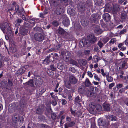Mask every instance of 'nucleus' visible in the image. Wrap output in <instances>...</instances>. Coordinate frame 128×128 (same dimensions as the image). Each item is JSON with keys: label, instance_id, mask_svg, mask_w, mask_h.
Wrapping results in <instances>:
<instances>
[{"label": "nucleus", "instance_id": "1", "mask_svg": "<svg viewBox=\"0 0 128 128\" xmlns=\"http://www.w3.org/2000/svg\"><path fill=\"white\" fill-rule=\"evenodd\" d=\"M77 79L73 74H70L67 78L64 80V85L68 89H70L71 87V84H76L77 82Z\"/></svg>", "mask_w": 128, "mask_h": 128}, {"label": "nucleus", "instance_id": "2", "mask_svg": "<svg viewBox=\"0 0 128 128\" xmlns=\"http://www.w3.org/2000/svg\"><path fill=\"white\" fill-rule=\"evenodd\" d=\"M0 28L3 32L9 35L12 34V32L9 25L7 23L0 24Z\"/></svg>", "mask_w": 128, "mask_h": 128}, {"label": "nucleus", "instance_id": "3", "mask_svg": "<svg viewBox=\"0 0 128 128\" xmlns=\"http://www.w3.org/2000/svg\"><path fill=\"white\" fill-rule=\"evenodd\" d=\"M87 38L88 42L89 45L94 43L97 41V38L92 34H90L88 35L87 36Z\"/></svg>", "mask_w": 128, "mask_h": 128}, {"label": "nucleus", "instance_id": "4", "mask_svg": "<svg viewBox=\"0 0 128 128\" xmlns=\"http://www.w3.org/2000/svg\"><path fill=\"white\" fill-rule=\"evenodd\" d=\"M34 38L35 40L38 42H41L44 40L43 35L41 33L37 32L34 35Z\"/></svg>", "mask_w": 128, "mask_h": 128}, {"label": "nucleus", "instance_id": "5", "mask_svg": "<svg viewBox=\"0 0 128 128\" xmlns=\"http://www.w3.org/2000/svg\"><path fill=\"white\" fill-rule=\"evenodd\" d=\"M98 123L100 125L104 127L107 126L109 124V122L108 119L102 120L100 118L98 120Z\"/></svg>", "mask_w": 128, "mask_h": 128}, {"label": "nucleus", "instance_id": "6", "mask_svg": "<svg viewBox=\"0 0 128 128\" xmlns=\"http://www.w3.org/2000/svg\"><path fill=\"white\" fill-rule=\"evenodd\" d=\"M101 17L100 14H97L92 15L90 17V20L92 22H95L97 21Z\"/></svg>", "mask_w": 128, "mask_h": 128}, {"label": "nucleus", "instance_id": "7", "mask_svg": "<svg viewBox=\"0 0 128 128\" xmlns=\"http://www.w3.org/2000/svg\"><path fill=\"white\" fill-rule=\"evenodd\" d=\"M34 80L36 86H40L42 84V80L39 76L35 77Z\"/></svg>", "mask_w": 128, "mask_h": 128}, {"label": "nucleus", "instance_id": "8", "mask_svg": "<svg viewBox=\"0 0 128 128\" xmlns=\"http://www.w3.org/2000/svg\"><path fill=\"white\" fill-rule=\"evenodd\" d=\"M15 8V10L18 14L20 15L24 13V11L23 9L22 8H20L18 5H16Z\"/></svg>", "mask_w": 128, "mask_h": 128}, {"label": "nucleus", "instance_id": "9", "mask_svg": "<svg viewBox=\"0 0 128 128\" xmlns=\"http://www.w3.org/2000/svg\"><path fill=\"white\" fill-rule=\"evenodd\" d=\"M85 4L82 3H80L78 5V8L79 11L82 12L85 10Z\"/></svg>", "mask_w": 128, "mask_h": 128}, {"label": "nucleus", "instance_id": "10", "mask_svg": "<svg viewBox=\"0 0 128 128\" xmlns=\"http://www.w3.org/2000/svg\"><path fill=\"white\" fill-rule=\"evenodd\" d=\"M62 23L64 26L68 27L70 24V22L68 18L66 17L63 21Z\"/></svg>", "mask_w": 128, "mask_h": 128}, {"label": "nucleus", "instance_id": "11", "mask_svg": "<svg viewBox=\"0 0 128 128\" xmlns=\"http://www.w3.org/2000/svg\"><path fill=\"white\" fill-rule=\"evenodd\" d=\"M67 12L69 14L72 16H74L76 14L74 9L71 8L70 7L68 8L67 10Z\"/></svg>", "mask_w": 128, "mask_h": 128}, {"label": "nucleus", "instance_id": "12", "mask_svg": "<svg viewBox=\"0 0 128 128\" xmlns=\"http://www.w3.org/2000/svg\"><path fill=\"white\" fill-rule=\"evenodd\" d=\"M103 19L106 22L109 21L110 18V16L108 13H105L102 16Z\"/></svg>", "mask_w": 128, "mask_h": 128}, {"label": "nucleus", "instance_id": "13", "mask_svg": "<svg viewBox=\"0 0 128 128\" xmlns=\"http://www.w3.org/2000/svg\"><path fill=\"white\" fill-rule=\"evenodd\" d=\"M28 30L27 29L24 28H20L19 32L22 35H25L28 33Z\"/></svg>", "mask_w": 128, "mask_h": 128}, {"label": "nucleus", "instance_id": "14", "mask_svg": "<svg viewBox=\"0 0 128 128\" xmlns=\"http://www.w3.org/2000/svg\"><path fill=\"white\" fill-rule=\"evenodd\" d=\"M16 108L14 104H12L8 108L9 111L11 112H14Z\"/></svg>", "mask_w": 128, "mask_h": 128}, {"label": "nucleus", "instance_id": "15", "mask_svg": "<svg viewBox=\"0 0 128 128\" xmlns=\"http://www.w3.org/2000/svg\"><path fill=\"white\" fill-rule=\"evenodd\" d=\"M80 44L82 46V44L84 46H85L86 45L88 44V45H89L88 42L87 41V39H86L85 38L82 39L80 42Z\"/></svg>", "mask_w": 128, "mask_h": 128}, {"label": "nucleus", "instance_id": "16", "mask_svg": "<svg viewBox=\"0 0 128 128\" xmlns=\"http://www.w3.org/2000/svg\"><path fill=\"white\" fill-rule=\"evenodd\" d=\"M95 2L96 5L103 6L104 5V3L102 2V0H95Z\"/></svg>", "mask_w": 128, "mask_h": 128}, {"label": "nucleus", "instance_id": "17", "mask_svg": "<svg viewBox=\"0 0 128 128\" xmlns=\"http://www.w3.org/2000/svg\"><path fill=\"white\" fill-rule=\"evenodd\" d=\"M85 88L83 86H80L78 89V91L80 93L82 94L84 92Z\"/></svg>", "mask_w": 128, "mask_h": 128}, {"label": "nucleus", "instance_id": "18", "mask_svg": "<svg viewBox=\"0 0 128 128\" xmlns=\"http://www.w3.org/2000/svg\"><path fill=\"white\" fill-rule=\"evenodd\" d=\"M103 106L104 110L109 111L110 110V105L108 104H103Z\"/></svg>", "mask_w": 128, "mask_h": 128}, {"label": "nucleus", "instance_id": "19", "mask_svg": "<svg viewBox=\"0 0 128 128\" xmlns=\"http://www.w3.org/2000/svg\"><path fill=\"white\" fill-rule=\"evenodd\" d=\"M63 12V10L62 8H58L56 9V14L58 15L61 14Z\"/></svg>", "mask_w": 128, "mask_h": 128}, {"label": "nucleus", "instance_id": "20", "mask_svg": "<svg viewBox=\"0 0 128 128\" xmlns=\"http://www.w3.org/2000/svg\"><path fill=\"white\" fill-rule=\"evenodd\" d=\"M25 84L31 87H33L34 86L33 81L32 79H30L29 81L26 82Z\"/></svg>", "mask_w": 128, "mask_h": 128}, {"label": "nucleus", "instance_id": "21", "mask_svg": "<svg viewBox=\"0 0 128 128\" xmlns=\"http://www.w3.org/2000/svg\"><path fill=\"white\" fill-rule=\"evenodd\" d=\"M81 23L82 25L85 26L88 25V22L85 19H82L81 21Z\"/></svg>", "mask_w": 128, "mask_h": 128}, {"label": "nucleus", "instance_id": "22", "mask_svg": "<svg viewBox=\"0 0 128 128\" xmlns=\"http://www.w3.org/2000/svg\"><path fill=\"white\" fill-rule=\"evenodd\" d=\"M100 59V57L97 55L94 56L93 58V60L95 63L97 62Z\"/></svg>", "mask_w": 128, "mask_h": 128}, {"label": "nucleus", "instance_id": "23", "mask_svg": "<svg viewBox=\"0 0 128 128\" xmlns=\"http://www.w3.org/2000/svg\"><path fill=\"white\" fill-rule=\"evenodd\" d=\"M57 32L60 34H63L65 32L64 30L62 28H59L57 30Z\"/></svg>", "mask_w": 128, "mask_h": 128}, {"label": "nucleus", "instance_id": "24", "mask_svg": "<svg viewBox=\"0 0 128 128\" xmlns=\"http://www.w3.org/2000/svg\"><path fill=\"white\" fill-rule=\"evenodd\" d=\"M24 26L26 28H32V26H31L27 22H24Z\"/></svg>", "mask_w": 128, "mask_h": 128}, {"label": "nucleus", "instance_id": "25", "mask_svg": "<svg viewBox=\"0 0 128 128\" xmlns=\"http://www.w3.org/2000/svg\"><path fill=\"white\" fill-rule=\"evenodd\" d=\"M85 84L86 86H89L91 85V83L90 82L88 78L86 79L85 81Z\"/></svg>", "mask_w": 128, "mask_h": 128}, {"label": "nucleus", "instance_id": "26", "mask_svg": "<svg viewBox=\"0 0 128 128\" xmlns=\"http://www.w3.org/2000/svg\"><path fill=\"white\" fill-rule=\"evenodd\" d=\"M107 80L108 82H112L113 80V78L110 76H109L108 74L106 75Z\"/></svg>", "mask_w": 128, "mask_h": 128}, {"label": "nucleus", "instance_id": "27", "mask_svg": "<svg viewBox=\"0 0 128 128\" xmlns=\"http://www.w3.org/2000/svg\"><path fill=\"white\" fill-rule=\"evenodd\" d=\"M19 120L20 117L18 116H16L13 118V120L15 122L19 121Z\"/></svg>", "mask_w": 128, "mask_h": 128}, {"label": "nucleus", "instance_id": "28", "mask_svg": "<svg viewBox=\"0 0 128 128\" xmlns=\"http://www.w3.org/2000/svg\"><path fill=\"white\" fill-rule=\"evenodd\" d=\"M64 65H62L61 63H59L57 64V67L58 68L61 70L64 68Z\"/></svg>", "mask_w": 128, "mask_h": 128}, {"label": "nucleus", "instance_id": "29", "mask_svg": "<svg viewBox=\"0 0 128 128\" xmlns=\"http://www.w3.org/2000/svg\"><path fill=\"white\" fill-rule=\"evenodd\" d=\"M47 72L48 74L50 76H52L54 74L53 71L50 69H48Z\"/></svg>", "mask_w": 128, "mask_h": 128}, {"label": "nucleus", "instance_id": "30", "mask_svg": "<svg viewBox=\"0 0 128 128\" xmlns=\"http://www.w3.org/2000/svg\"><path fill=\"white\" fill-rule=\"evenodd\" d=\"M70 64H73L76 66L78 65V64L73 59H70Z\"/></svg>", "mask_w": 128, "mask_h": 128}, {"label": "nucleus", "instance_id": "31", "mask_svg": "<svg viewBox=\"0 0 128 128\" xmlns=\"http://www.w3.org/2000/svg\"><path fill=\"white\" fill-rule=\"evenodd\" d=\"M81 100L79 98L78 96H77L75 98V102L76 103H77L79 104H80V103L81 102Z\"/></svg>", "mask_w": 128, "mask_h": 128}, {"label": "nucleus", "instance_id": "32", "mask_svg": "<svg viewBox=\"0 0 128 128\" xmlns=\"http://www.w3.org/2000/svg\"><path fill=\"white\" fill-rule=\"evenodd\" d=\"M75 124L73 120H71L70 122L68 123L67 124L69 127L72 126H74Z\"/></svg>", "mask_w": 128, "mask_h": 128}, {"label": "nucleus", "instance_id": "33", "mask_svg": "<svg viewBox=\"0 0 128 128\" xmlns=\"http://www.w3.org/2000/svg\"><path fill=\"white\" fill-rule=\"evenodd\" d=\"M39 128H48V126L46 125L43 124H40L38 126Z\"/></svg>", "mask_w": 128, "mask_h": 128}, {"label": "nucleus", "instance_id": "34", "mask_svg": "<svg viewBox=\"0 0 128 128\" xmlns=\"http://www.w3.org/2000/svg\"><path fill=\"white\" fill-rule=\"evenodd\" d=\"M101 32V30L99 27H98L97 28H96L94 30V32L96 34H100Z\"/></svg>", "mask_w": 128, "mask_h": 128}, {"label": "nucleus", "instance_id": "35", "mask_svg": "<svg viewBox=\"0 0 128 128\" xmlns=\"http://www.w3.org/2000/svg\"><path fill=\"white\" fill-rule=\"evenodd\" d=\"M24 71L23 70V69L22 68H20L18 70L17 72V73L18 74H22L24 72Z\"/></svg>", "mask_w": 128, "mask_h": 128}, {"label": "nucleus", "instance_id": "36", "mask_svg": "<svg viewBox=\"0 0 128 128\" xmlns=\"http://www.w3.org/2000/svg\"><path fill=\"white\" fill-rule=\"evenodd\" d=\"M96 108L98 111H100L102 110V107L100 105H98L96 106Z\"/></svg>", "mask_w": 128, "mask_h": 128}, {"label": "nucleus", "instance_id": "37", "mask_svg": "<svg viewBox=\"0 0 128 128\" xmlns=\"http://www.w3.org/2000/svg\"><path fill=\"white\" fill-rule=\"evenodd\" d=\"M35 22V20L32 19H30L29 20V23L32 24L31 26H32V27L34 25Z\"/></svg>", "mask_w": 128, "mask_h": 128}, {"label": "nucleus", "instance_id": "38", "mask_svg": "<svg viewBox=\"0 0 128 128\" xmlns=\"http://www.w3.org/2000/svg\"><path fill=\"white\" fill-rule=\"evenodd\" d=\"M97 44L99 46L100 48H101L104 46L103 44L101 41H98Z\"/></svg>", "mask_w": 128, "mask_h": 128}, {"label": "nucleus", "instance_id": "39", "mask_svg": "<svg viewBox=\"0 0 128 128\" xmlns=\"http://www.w3.org/2000/svg\"><path fill=\"white\" fill-rule=\"evenodd\" d=\"M46 89L44 88H42L40 90V94H42L43 93L46 91Z\"/></svg>", "mask_w": 128, "mask_h": 128}, {"label": "nucleus", "instance_id": "40", "mask_svg": "<svg viewBox=\"0 0 128 128\" xmlns=\"http://www.w3.org/2000/svg\"><path fill=\"white\" fill-rule=\"evenodd\" d=\"M116 41V39L115 38H112L109 42V43L112 44L114 43Z\"/></svg>", "mask_w": 128, "mask_h": 128}, {"label": "nucleus", "instance_id": "41", "mask_svg": "<svg viewBox=\"0 0 128 128\" xmlns=\"http://www.w3.org/2000/svg\"><path fill=\"white\" fill-rule=\"evenodd\" d=\"M34 30L36 31H41L42 30V28L40 27L36 26L34 28Z\"/></svg>", "mask_w": 128, "mask_h": 128}, {"label": "nucleus", "instance_id": "42", "mask_svg": "<svg viewBox=\"0 0 128 128\" xmlns=\"http://www.w3.org/2000/svg\"><path fill=\"white\" fill-rule=\"evenodd\" d=\"M81 64L82 66H85L87 64V62L85 60H82L81 61Z\"/></svg>", "mask_w": 128, "mask_h": 128}, {"label": "nucleus", "instance_id": "43", "mask_svg": "<svg viewBox=\"0 0 128 128\" xmlns=\"http://www.w3.org/2000/svg\"><path fill=\"white\" fill-rule=\"evenodd\" d=\"M122 68L124 69L126 64V62L125 60H124L122 62Z\"/></svg>", "mask_w": 128, "mask_h": 128}, {"label": "nucleus", "instance_id": "44", "mask_svg": "<svg viewBox=\"0 0 128 128\" xmlns=\"http://www.w3.org/2000/svg\"><path fill=\"white\" fill-rule=\"evenodd\" d=\"M52 24L56 26H57L58 25V22L56 20L52 22Z\"/></svg>", "mask_w": 128, "mask_h": 128}, {"label": "nucleus", "instance_id": "45", "mask_svg": "<svg viewBox=\"0 0 128 128\" xmlns=\"http://www.w3.org/2000/svg\"><path fill=\"white\" fill-rule=\"evenodd\" d=\"M126 30H127L126 28L124 29L123 30H122L120 32L119 34H124L126 33Z\"/></svg>", "mask_w": 128, "mask_h": 128}, {"label": "nucleus", "instance_id": "46", "mask_svg": "<svg viewBox=\"0 0 128 128\" xmlns=\"http://www.w3.org/2000/svg\"><path fill=\"white\" fill-rule=\"evenodd\" d=\"M123 80L126 83H128V75L127 76H124Z\"/></svg>", "mask_w": 128, "mask_h": 128}, {"label": "nucleus", "instance_id": "47", "mask_svg": "<svg viewBox=\"0 0 128 128\" xmlns=\"http://www.w3.org/2000/svg\"><path fill=\"white\" fill-rule=\"evenodd\" d=\"M100 49L98 46H96L94 48V50L95 52H98L100 50Z\"/></svg>", "mask_w": 128, "mask_h": 128}, {"label": "nucleus", "instance_id": "48", "mask_svg": "<svg viewBox=\"0 0 128 128\" xmlns=\"http://www.w3.org/2000/svg\"><path fill=\"white\" fill-rule=\"evenodd\" d=\"M109 117H110V118H111V120L112 121L113 120L114 121L116 120V117L114 116H109Z\"/></svg>", "mask_w": 128, "mask_h": 128}, {"label": "nucleus", "instance_id": "49", "mask_svg": "<svg viewBox=\"0 0 128 128\" xmlns=\"http://www.w3.org/2000/svg\"><path fill=\"white\" fill-rule=\"evenodd\" d=\"M52 104L54 106H56L57 104V102L55 99L52 100Z\"/></svg>", "mask_w": 128, "mask_h": 128}, {"label": "nucleus", "instance_id": "50", "mask_svg": "<svg viewBox=\"0 0 128 128\" xmlns=\"http://www.w3.org/2000/svg\"><path fill=\"white\" fill-rule=\"evenodd\" d=\"M67 102L66 100L64 99L62 100V103L63 105H65L67 103Z\"/></svg>", "mask_w": 128, "mask_h": 128}, {"label": "nucleus", "instance_id": "51", "mask_svg": "<svg viewBox=\"0 0 128 128\" xmlns=\"http://www.w3.org/2000/svg\"><path fill=\"white\" fill-rule=\"evenodd\" d=\"M50 56V55H49L48 56H47L46 58H45L44 60V61L48 62L49 61V58Z\"/></svg>", "mask_w": 128, "mask_h": 128}, {"label": "nucleus", "instance_id": "52", "mask_svg": "<svg viewBox=\"0 0 128 128\" xmlns=\"http://www.w3.org/2000/svg\"><path fill=\"white\" fill-rule=\"evenodd\" d=\"M90 51L89 50H85L84 51V53L86 55L89 54L90 53Z\"/></svg>", "mask_w": 128, "mask_h": 128}, {"label": "nucleus", "instance_id": "53", "mask_svg": "<svg viewBox=\"0 0 128 128\" xmlns=\"http://www.w3.org/2000/svg\"><path fill=\"white\" fill-rule=\"evenodd\" d=\"M66 121L67 122V124L70 122L71 120V118L68 116H67L66 118Z\"/></svg>", "mask_w": 128, "mask_h": 128}, {"label": "nucleus", "instance_id": "54", "mask_svg": "<svg viewBox=\"0 0 128 128\" xmlns=\"http://www.w3.org/2000/svg\"><path fill=\"white\" fill-rule=\"evenodd\" d=\"M123 85L122 84H118L116 86V87L117 88H120L123 86Z\"/></svg>", "mask_w": 128, "mask_h": 128}, {"label": "nucleus", "instance_id": "55", "mask_svg": "<svg viewBox=\"0 0 128 128\" xmlns=\"http://www.w3.org/2000/svg\"><path fill=\"white\" fill-rule=\"evenodd\" d=\"M69 70L73 73L75 72V70L74 68L73 67H70L69 68Z\"/></svg>", "mask_w": 128, "mask_h": 128}, {"label": "nucleus", "instance_id": "56", "mask_svg": "<svg viewBox=\"0 0 128 128\" xmlns=\"http://www.w3.org/2000/svg\"><path fill=\"white\" fill-rule=\"evenodd\" d=\"M50 69L52 70L53 71H55L56 70V68L54 66V65H51L50 66Z\"/></svg>", "mask_w": 128, "mask_h": 128}, {"label": "nucleus", "instance_id": "57", "mask_svg": "<svg viewBox=\"0 0 128 128\" xmlns=\"http://www.w3.org/2000/svg\"><path fill=\"white\" fill-rule=\"evenodd\" d=\"M110 7L108 4H107L105 6V9L107 11L109 10H110Z\"/></svg>", "mask_w": 128, "mask_h": 128}, {"label": "nucleus", "instance_id": "58", "mask_svg": "<svg viewBox=\"0 0 128 128\" xmlns=\"http://www.w3.org/2000/svg\"><path fill=\"white\" fill-rule=\"evenodd\" d=\"M88 75L90 78H92L93 76V75L91 72L89 71H88L87 72Z\"/></svg>", "mask_w": 128, "mask_h": 128}, {"label": "nucleus", "instance_id": "59", "mask_svg": "<svg viewBox=\"0 0 128 128\" xmlns=\"http://www.w3.org/2000/svg\"><path fill=\"white\" fill-rule=\"evenodd\" d=\"M94 77L96 80L98 81H100V79L98 78V75L96 74L94 76Z\"/></svg>", "mask_w": 128, "mask_h": 128}, {"label": "nucleus", "instance_id": "60", "mask_svg": "<svg viewBox=\"0 0 128 128\" xmlns=\"http://www.w3.org/2000/svg\"><path fill=\"white\" fill-rule=\"evenodd\" d=\"M109 39L108 38H106L103 39V42L106 43L108 42L109 40Z\"/></svg>", "mask_w": 128, "mask_h": 128}, {"label": "nucleus", "instance_id": "61", "mask_svg": "<svg viewBox=\"0 0 128 128\" xmlns=\"http://www.w3.org/2000/svg\"><path fill=\"white\" fill-rule=\"evenodd\" d=\"M36 112L38 114H40L42 112V110L40 108H38L37 109Z\"/></svg>", "mask_w": 128, "mask_h": 128}, {"label": "nucleus", "instance_id": "62", "mask_svg": "<svg viewBox=\"0 0 128 128\" xmlns=\"http://www.w3.org/2000/svg\"><path fill=\"white\" fill-rule=\"evenodd\" d=\"M22 20H21L20 19L18 18L17 19L16 21V23H20L22 22Z\"/></svg>", "mask_w": 128, "mask_h": 128}, {"label": "nucleus", "instance_id": "63", "mask_svg": "<svg viewBox=\"0 0 128 128\" xmlns=\"http://www.w3.org/2000/svg\"><path fill=\"white\" fill-rule=\"evenodd\" d=\"M87 4L88 7H89L90 8V7L92 6V2L90 1L89 2H87Z\"/></svg>", "mask_w": 128, "mask_h": 128}, {"label": "nucleus", "instance_id": "64", "mask_svg": "<svg viewBox=\"0 0 128 128\" xmlns=\"http://www.w3.org/2000/svg\"><path fill=\"white\" fill-rule=\"evenodd\" d=\"M16 51V49L14 48H11L10 51L12 53H14Z\"/></svg>", "mask_w": 128, "mask_h": 128}]
</instances>
